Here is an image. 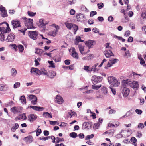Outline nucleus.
I'll list each match as a JSON object with an SVG mask.
<instances>
[{
    "label": "nucleus",
    "instance_id": "1",
    "mask_svg": "<svg viewBox=\"0 0 146 146\" xmlns=\"http://www.w3.org/2000/svg\"><path fill=\"white\" fill-rule=\"evenodd\" d=\"M108 80L111 86H113L114 87L119 86L120 83L115 77L112 76L108 77Z\"/></svg>",
    "mask_w": 146,
    "mask_h": 146
},
{
    "label": "nucleus",
    "instance_id": "2",
    "mask_svg": "<svg viewBox=\"0 0 146 146\" xmlns=\"http://www.w3.org/2000/svg\"><path fill=\"white\" fill-rule=\"evenodd\" d=\"M28 35L33 40H36L38 38V31H29Z\"/></svg>",
    "mask_w": 146,
    "mask_h": 146
},
{
    "label": "nucleus",
    "instance_id": "3",
    "mask_svg": "<svg viewBox=\"0 0 146 146\" xmlns=\"http://www.w3.org/2000/svg\"><path fill=\"white\" fill-rule=\"evenodd\" d=\"M103 79V78L102 77L94 75L92 77L91 80L93 83L95 85L101 82Z\"/></svg>",
    "mask_w": 146,
    "mask_h": 146
},
{
    "label": "nucleus",
    "instance_id": "4",
    "mask_svg": "<svg viewBox=\"0 0 146 146\" xmlns=\"http://www.w3.org/2000/svg\"><path fill=\"white\" fill-rule=\"evenodd\" d=\"M11 24L14 29L21 27V25L19 20H13L11 21Z\"/></svg>",
    "mask_w": 146,
    "mask_h": 146
},
{
    "label": "nucleus",
    "instance_id": "5",
    "mask_svg": "<svg viewBox=\"0 0 146 146\" xmlns=\"http://www.w3.org/2000/svg\"><path fill=\"white\" fill-rule=\"evenodd\" d=\"M130 86L135 90H138L139 87L138 82L134 81L130 82Z\"/></svg>",
    "mask_w": 146,
    "mask_h": 146
},
{
    "label": "nucleus",
    "instance_id": "6",
    "mask_svg": "<svg viewBox=\"0 0 146 146\" xmlns=\"http://www.w3.org/2000/svg\"><path fill=\"white\" fill-rule=\"evenodd\" d=\"M121 92L123 96L125 97H127L130 92L129 89L126 87H122L121 88Z\"/></svg>",
    "mask_w": 146,
    "mask_h": 146
},
{
    "label": "nucleus",
    "instance_id": "7",
    "mask_svg": "<svg viewBox=\"0 0 146 146\" xmlns=\"http://www.w3.org/2000/svg\"><path fill=\"white\" fill-rule=\"evenodd\" d=\"M0 11L1 12V15L2 17L4 18L8 16L7 11L5 8L2 5H1L0 6Z\"/></svg>",
    "mask_w": 146,
    "mask_h": 146
},
{
    "label": "nucleus",
    "instance_id": "8",
    "mask_svg": "<svg viewBox=\"0 0 146 146\" xmlns=\"http://www.w3.org/2000/svg\"><path fill=\"white\" fill-rule=\"evenodd\" d=\"M23 108L20 106H14L10 109L11 111L14 114L18 113L20 112V111L22 110Z\"/></svg>",
    "mask_w": 146,
    "mask_h": 146
},
{
    "label": "nucleus",
    "instance_id": "9",
    "mask_svg": "<svg viewBox=\"0 0 146 146\" xmlns=\"http://www.w3.org/2000/svg\"><path fill=\"white\" fill-rule=\"evenodd\" d=\"M85 45L88 47V48L90 49L93 48V46L96 44L95 40H89L85 42Z\"/></svg>",
    "mask_w": 146,
    "mask_h": 146
},
{
    "label": "nucleus",
    "instance_id": "10",
    "mask_svg": "<svg viewBox=\"0 0 146 146\" xmlns=\"http://www.w3.org/2000/svg\"><path fill=\"white\" fill-rule=\"evenodd\" d=\"M106 57L109 58L111 56H114V55L112 52V51L110 50L106 49L104 52Z\"/></svg>",
    "mask_w": 146,
    "mask_h": 146
},
{
    "label": "nucleus",
    "instance_id": "11",
    "mask_svg": "<svg viewBox=\"0 0 146 146\" xmlns=\"http://www.w3.org/2000/svg\"><path fill=\"white\" fill-rule=\"evenodd\" d=\"M37 116L34 114H30L28 116V120L30 122H33L36 120L37 118Z\"/></svg>",
    "mask_w": 146,
    "mask_h": 146
},
{
    "label": "nucleus",
    "instance_id": "12",
    "mask_svg": "<svg viewBox=\"0 0 146 146\" xmlns=\"http://www.w3.org/2000/svg\"><path fill=\"white\" fill-rule=\"evenodd\" d=\"M15 38V36L13 33L9 34L6 40L7 42H12L14 41Z\"/></svg>",
    "mask_w": 146,
    "mask_h": 146
},
{
    "label": "nucleus",
    "instance_id": "13",
    "mask_svg": "<svg viewBox=\"0 0 146 146\" xmlns=\"http://www.w3.org/2000/svg\"><path fill=\"white\" fill-rule=\"evenodd\" d=\"M28 108H31L34 110L38 111H42L44 109V108L40 107V106H30L28 107Z\"/></svg>",
    "mask_w": 146,
    "mask_h": 146
},
{
    "label": "nucleus",
    "instance_id": "14",
    "mask_svg": "<svg viewBox=\"0 0 146 146\" xmlns=\"http://www.w3.org/2000/svg\"><path fill=\"white\" fill-rule=\"evenodd\" d=\"M24 140L27 142V143H32L33 141V139L32 136L29 135L24 138Z\"/></svg>",
    "mask_w": 146,
    "mask_h": 146
},
{
    "label": "nucleus",
    "instance_id": "15",
    "mask_svg": "<svg viewBox=\"0 0 146 146\" xmlns=\"http://www.w3.org/2000/svg\"><path fill=\"white\" fill-rule=\"evenodd\" d=\"M3 23H5L6 24L7 27L6 29L5 30L4 29L3 33L5 34H6L7 33H8L11 31V30L9 26V24L6 22H4L3 23H0V26Z\"/></svg>",
    "mask_w": 146,
    "mask_h": 146
},
{
    "label": "nucleus",
    "instance_id": "16",
    "mask_svg": "<svg viewBox=\"0 0 146 146\" xmlns=\"http://www.w3.org/2000/svg\"><path fill=\"white\" fill-rule=\"evenodd\" d=\"M47 76L51 79L53 78L56 75V72L52 70H49L47 72Z\"/></svg>",
    "mask_w": 146,
    "mask_h": 146
},
{
    "label": "nucleus",
    "instance_id": "17",
    "mask_svg": "<svg viewBox=\"0 0 146 146\" xmlns=\"http://www.w3.org/2000/svg\"><path fill=\"white\" fill-rule=\"evenodd\" d=\"M55 101L56 103L59 104H62L64 102L62 98L58 95L56 96Z\"/></svg>",
    "mask_w": 146,
    "mask_h": 146
},
{
    "label": "nucleus",
    "instance_id": "18",
    "mask_svg": "<svg viewBox=\"0 0 146 146\" xmlns=\"http://www.w3.org/2000/svg\"><path fill=\"white\" fill-rule=\"evenodd\" d=\"M9 89L8 86L6 84H0V91H5Z\"/></svg>",
    "mask_w": 146,
    "mask_h": 146
},
{
    "label": "nucleus",
    "instance_id": "19",
    "mask_svg": "<svg viewBox=\"0 0 146 146\" xmlns=\"http://www.w3.org/2000/svg\"><path fill=\"white\" fill-rule=\"evenodd\" d=\"M131 81L127 79L123 80L122 82V84L123 87H126L130 85V82Z\"/></svg>",
    "mask_w": 146,
    "mask_h": 146
},
{
    "label": "nucleus",
    "instance_id": "20",
    "mask_svg": "<svg viewBox=\"0 0 146 146\" xmlns=\"http://www.w3.org/2000/svg\"><path fill=\"white\" fill-rule=\"evenodd\" d=\"M84 15L81 13L77 14L76 16L78 21H83L84 20Z\"/></svg>",
    "mask_w": 146,
    "mask_h": 146
},
{
    "label": "nucleus",
    "instance_id": "21",
    "mask_svg": "<svg viewBox=\"0 0 146 146\" xmlns=\"http://www.w3.org/2000/svg\"><path fill=\"white\" fill-rule=\"evenodd\" d=\"M71 56L73 58L76 59H78L79 58L78 55L75 51V48L74 47L72 48V51Z\"/></svg>",
    "mask_w": 146,
    "mask_h": 146
},
{
    "label": "nucleus",
    "instance_id": "22",
    "mask_svg": "<svg viewBox=\"0 0 146 146\" xmlns=\"http://www.w3.org/2000/svg\"><path fill=\"white\" fill-rule=\"evenodd\" d=\"M48 74L46 70L44 68H42L40 70H39L38 75H47Z\"/></svg>",
    "mask_w": 146,
    "mask_h": 146
},
{
    "label": "nucleus",
    "instance_id": "23",
    "mask_svg": "<svg viewBox=\"0 0 146 146\" xmlns=\"http://www.w3.org/2000/svg\"><path fill=\"white\" fill-rule=\"evenodd\" d=\"M98 65V64L97 63L93 66L90 69V70L91 71H93L94 72H96L98 71L99 70V68L98 67H97Z\"/></svg>",
    "mask_w": 146,
    "mask_h": 146
},
{
    "label": "nucleus",
    "instance_id": "24",
    "mask_svg": "<svg viewBox=\"0 0 146 146\" xmlns=\"http://www.w3.org/2000/svg\"><path fill=\"white\" fill-rule=\"evenodd\" d=\"M25 26L27 27L28 29H34L35 27L33 26V23H25Z\"/></svg>",
    "mask_w": 146,
    "mask_h": 146
},
{
    "label": "nucleus",
    "instance_id": "25",
    "mask_svg": "<svg viewBox=\"0 0 146 146\" xmlns=\"http://www.w3.org/2000/svg\"><path fill=\"white\" fill-rule=\"evenodd\" d=\"M43 117L45 118H52V116L51 113H50L48 112H44L43 114Z\"/></svg>",
    "mask_w": 146,
    "mask_h": 146
},
{
    "label": "nucleus",
    "instance_id": "26",
    "mask_svg": "<svg viewBox=\"0 0 146 146\" xmlns=\"http://www.w3.org/2000/svg\"><path fill=\"white\" fill-rule=\"evenodd\" d=\"M39 70L37 68H34L33 67H32L30 71V72L31 73H32L33 72H35L38 75L39 74Z\"/></svg>",
    "mask_w": 146,
    "mask_h": 146
},
{
    "label": "nucleus",
    "instance_id": "27",
    "mask_svg": "<svg viewBox=\"0 0 146 146\" xmlns=\"http://www.w3.org/2000/svg\"><path fill=\"white\" fill-rule=\"evenodd\" d=\"M35 50V53L38 54H41L44 52L43 50L38 48H36Z\"/></svg>",
    "mask_w": 146,
    "mask_h": 146
},
{
    "label": "nucleus",
    "instance_id": "28",
    "mask_svg": "<svg viewBox=\"0 0 146 146\" xmlns=\"http://www.w3.org/2000/svg\"><path fill=\"white\" fill-rule=\"evenodd\" d=\"M19 100H21V103L23 104H26V103L25 98L24 95H22L20 97Z\"/></svg>",
    "mask_w": 146,
    "mask_h": 146
},
{
    "label": "nucleus",
    "instance_id": "29",
    "mask_svg": "<svg viewBox=\"0 0 146 146\" xmlns=\"http://www.w3.org/2000/svg\"><path fill=\"white\" fill-rule=\"evenodd\" d=\"M57 32L58 30L57 29H54L53 31L50 32L49 35L52 36L54 37L57 34Z\"/></svg>",
    "mask_w": 146,
    "mask_h": 146
},
{
    "label": "nucleus",
    "instance_id": "30",
    "mask_svg": "<svg viewBox=\"0 0 146 146\" xmlns=\"http://www.w3.org/2000/svg\"><path fill=\"white\" fill-rule=\"evenodd\" d=\"M19 125L17 123H16L15 124V125L13 126L11 128V130L13 132H14L15 131L16 129H17L19 127Z\"/></svg>",
    "mask_w": 146,
    "mask_h": 146
},
{
    "label": "nucleus",
    "instance_id": "31",
    "mask_svg": "<svg viewBox=\"0 0 146 146\" xmlns=\"http://www.w3.org/2000/svg\"><path fill=\"white\" fill-rule=\"evenodd\" d=\"M11 72V76L14 77L16 76L17 73V71L14 68H12Z\"/></svg>",
    "mask_w": 146,
    "mask_h": 146
},
{
    "label": "nucleus",
    "instance_id": "32",
    "mask_svg": "<svg viewBox=\"0 0 146 146\" xmlns=\"http://www.w3.org/2000/svg\"><path fill=\"white\" fill-rule=\"evenodd\" d=\"M101 90L102 92L104 94H106L108 92L107 89L106 87L103 86L101 88Z\"/></svg>",
    "mask_w": 146,
    "mask_h": 146
},
{
    "label": "nucleus",
    "instance_id": "33",
    "mask_svg": "<svg viewBox=\"0 0 146 146\" xmlns=\"http://www.w3.org/2000/svg\"><path fill=\"white\" fill-rule=\"evenodd\" d=\"M100 125V123H94L93 126V128L94 130H96L98 129Z\"/></svg>",
    "mask_w": 146,
    "mask_h": 146
},
{
    "label": "nucleus",
    "instance_id": "34",
    "mask_svg": "<svg viewBox=\"0 0 146 146\" xmlns=\"http://www.w3.org/2000/svg\"><path fill=\"white\" fill-rule=\"evenodd\" d=\"M74 24L72 23H68L67 22L65 23V24L66 26L69 29H71L73 27Z\"/></svg>",
    "mask_w": 146,
    "mask_h": 146
},
{
    "label": "nucleus",
    "instance_id": "35",
    "mask_svg": "<svg viewBox=\"0 0 146 146\" xmlns=\"http://www.w3.org/2000/svg\"><path fill=\"white\" fill-rule=\"evenodd\" d=\"M88 122H85L82 125V129H84L87 128L88 126Z\"/></svg>",
    "mask_w": 146,
    "mask_h": 146
},
{
    "label": "nucleus",
    "instance_id": "36",
    "mask_svg": "<svg viewBox=\"0 0 146 146\" xmlns=\"http://www.w3.org/2000/svg\"><path fill=\"white\" fill-rule=\"evenodd\" d=\"M39 23L41 27H44L47 24V23H44V20L42 19L39 20Z\"/></svg>",
    "mask_w": 146,
    "mask_h": 146
},
{
    "label": "nucleus",
    "instance_id": "37",
    "mask_svg": "<svg viewBox=\"0 0 146 146\" xmlns=\"http://www.w3.org/2000/svg\"><path fill=\"white\" fill-rule=\"evenodd\" d=\"M69 136L72 138H75L78 136L77 134L75 132H72L70 133Z\"/></svg>",
    "mask_w": 146,
    "mask_h": 146
},
{
    "label": "nucleus",
    "instance_id": "38",
    "mask_svg": "<svg viewBox=\"0 0 146 146\" xmlns=\"http://www.w3.org/2000/svg\"><path fill=\"white\" fill-rule=\"evenodd\" d=\"M72 28L74 30V33L75 34L76 32H77L78 29V26L77 25H76L75 24H74Z\"/></svg>",
    "mask_w": 146,
    "mask_h": 146
},
{
    "label": "nucleus",
    "instance_id": "39",
    "mask_svg": "<svg viewBox=\"0 0 146 146\" xmlns=\"http://www.w3.org/2000/svg\"><path fill=\"white\" fill-rule=\"evenodd\" d=\"M17 47L20 52H22L24 50L23 46L21 44H19L17 46Z\"/></svg>",
    "mask_w": 146,
    "mask_h": 146
},
{
    "label": "nucleus",
    "instance_id": "40",
    "mask_svg": "<svg viewBox=\"0 0 146 146\" xmlns=\"http://www.w3.org/2000/svg\"><path fill=\"white\" fill-rule=\"evenodd\" d=\"M78 48L81 54H85L84 53L83 54L82 53L83 51L84 50V47L81 45L78 44Z\"/></svg>",
    "mask_w": 146,
    "mask_h": 146
},
{
    "label": "nucleus",
    "instance_id": "41",
    "mask_svg": "<svg viewBox=\"0 0 146 146\" xmlns=\"http://www.w3.org/2000/svg\"><path fill=\"white\" fill-rule=\"evenodd\" d=\"M40 126L38 127L36 130V135L37 136H39L42 133V130L38 128Z\"/></svg>",
    "mask_w": 146,
    "mask_h": 146
},
{
    "label": "nucleus",
    "instance_id": "42",
    "mask_svg": "<svg viewBox=\"0 0 146 146\" xmlns=\"http://www.w3.org/2000/svg\"><path fill=\"white\" fill-rule=\"evenodd\" d=\"M19 117L21 119H23L24 120H25L27 119V117L26 116L25 113H23L22 114H21L19 115Z\"/></svg>",
    "mask_w": 146,
    "mask_h": 146
},
{
    "label": "nucleus",
    "instance_id": "43",
    "mask_svg": "<svg viewBox=\"0 0 146 146\" xmlns=\"http://www.w3.org/2000/svg\"><path fill=\"white\" fill-rule=\"evenodd\" d=\"M27 14L30 17H33L36 15V13L28 11L27 12Z\"/></svg>",
    "mask_w": 146,
    "mask_h": 146
},
{
    "label": "nucleus",
    "instance_id": "44",
    "mask_svg": "<svg viewBox=\"0 0 146 146\" xmlns=\"http://www.w3.org/2000/svg\"><path fill=\"white\" fill-rule=\"evenodd\" d=\"M118 60V59L116 58L111 59L110 60V61L112 64H114L117 62Z\"/></svg>",
    "mask_w": 146,
    "mask_h": 146
},
{
    "label": "nucleus",
    "instance_id": "45",
    "mask_svg": "<svg viewBox=\"0 0 146 146\" xmlns=\"http://www.w3.org/2000/svg\"><path fill=\"white\" fill-rule=\"evenodd\" d=\"M101 86V85H95L94 84V85H92V88L93 89H96V90H98L100 87Z\"/></svg>",
    "mask_w": 146,
    "mask_h": 146
},
{
    "label": "nucleus",
    "instance_id": "46",
    "mask_svg": "<svg viewBox=\"0 0 146 146\" xmlns=\"http://www.w3.org/2000/svg\"><path fill=\"white\" fill-rule=\"evenodd\" d=\"M5 35V34L3 33H0V36H1L0 38V40L2 42H3L5 40L4 36Z\"/></svg>",
    "mask_w": 146,
    "mask_h": 146
},
{
    "label": "nucleus",
    "instance_id": "47",
    "mask_svg": "<svg viewBox=\"0 0 146 146\" xmlns=\"http://www.w3.org/2000/svg\"><path fill=\"white\" fill-rule=\"evenodd\" d=\"M48 63L50 65V66H49V67H51L53 68H55V66L54 64V63H53V62L52 60L48 61Z\"/></svg>",
    "mask_w": 146,
    "mask_h": 146
},
{
    "label": "nucleus",
    "instance_id": "48",
    "mask_svg": "<svg viewBox=\"0 0 146 146\" xmlns=\"http://www.w3.org/2000/svg\"><path fill=\"white\" fill-rule=\"evenodd\" d=\"M56 143H58L60 142H62L64 141V139L63 138H60L58 137H56Z\"/></svg>",
    "mask_w": 146,
    "mask_h": 146
},
{
    "label": "nucleus",
    "instance_id": "49",
    "mask_svg": "<svg viewBox=\"0 0 146 146\" xmlns=\"http://www.w3.org/2000/svg\"><path fill=\"white\" fill-rule=\"evenodd\" d=\"M94 137V135L93 134H92L90 135H87L85 137V140H88L89 139H90L93 138Z\"/></svg>",
    "mask_w": 146,
    "mask_h": 146
},
{
    "label": "nucleus",
    "instance_id": "50",
    "mask_svg": "<svg viewBox=\"0 0 146 146\" xmlns=\"http://www.w3.org/2000/svg\"><path fill=\"white\" fill-rule=\"evenodd\" d=\"M108 134L109 135H110L111 136H113L114 133V129L109 130L108 131Z\"/></svg>",
    "mask_w": 146,
    "mask_h": 146
},
{
    "label": "nucleus",
    "instance_id": "51",
    "mask_svg": "<svg viewBox=\"0 0 146 146\" xmlns=\"http://www.w3.org/2000/svg\"><path fill=\"white\" fill-rule=\"evenodd\" d=\"M68 114L71 116L72 117V116L75 115H76V114L75 112L74 111H72V110H71L70 112L68 113Z\"/></svg>",
    "mask_w": 146,
    "mask_h": 146
},
{
    "label": "nucleus",
    "instance_id": "52",
    "mask_svg": "<svg viewBox=\"0 0 146 146\" xmlns=\"http://www.w3.org/2000/svg\"><path fill=\"white\" fill-rule=\"evenodd\" d=\"M97 5L99 9L102 8L104 6V4L102 3H98L97 4Z\"/></svg>",
    "mask_w": 146,
    "mask_h": 146
},
{
    "label": "nucleus",
    "instance_id": "53",
    "mask_svg": "<svg viewBox=\"0 0 146 146\" xmlns=\"http://www.w3.org/2000/svg\"><path fill=\"white\" fill-rule=\"evenodd\" d=\"M29 97L31 100L32 99H35L37 98V97L35 95L31 94L29 96Z\"/></svg>",
    "mask_w": 146,
    "mask_h": 146
},
{
    "label": "nucleus",
    "instance_id": "54",
    "mask_svg": "<svg viewBox=\"0 0 146 146\" xmlns=\"http://www.w3.org/2000/svg\"><path fill=\"white\" fill-rule=\"evenodd\" d=\"M89 68V66H84L83 69H84L86 71L89 72H91V71L90 70V69Z\"/></svg>",
    "mask_w": 146,
    "mask_h": 146
},
{
    "label": "nucleus",
    "instance_id": "55",
    "mask_svg": "<svg viewBox=\"0 0 146 146\" xmlns=\"http://www.w3.org/2000/svg\"><path fill=\"white\" fill-rule=\"evenodd\" d=\"M10 46L12 47L14 49L15 51H17V46L15 44H11Z\"/></svg>",
    "mask_w": 146,
    "mask_h": 146
},
{
    "label": "nucleus",
    "instance_id": "56",
    "mask_svg": "<svg viewBox=\"0 0 146 146\" xmlns=\"http://www.w3.org/2000/svg\"><path fill=\"white\" fill-rule=\"evenodd\" d=\"M20 84L19 82H17L14 84L13 87L15 88H16L19 87Z\"/></svg>",
    "mask_w": 146,
    "mask_h": 146
},
{
    "label": "nucleus",
    "instance_id": "57",
    "mask_svg": "<svg viewBox=\"0 0 146 146\" xmlns=\"http://www.w3.org/2000/svg\"><path fill=\"white\" fill-rule=\"evenodd\" d=\"M124 56L127 57V58L130 57V54L129 50H127L126 51L125 53Z\"/></svg>",
    "mask_w": 146,
    "mask_h": 146
},
{
    "label": "nucleus",
    "instance_id": "58",
    "mask_svg": "<svg viewBox=\"0 0 146 146\" xmlns=\"http://www.w3.org/2000/svg\"><path fill=\"white\" fill-rule=\"evenodd\" d=\"M135 112L138 115H141L143 111L141 110L137 109L135 110Z\"/></svg>",
    "mask_w": 146,
    "mask_h": 146
},
{
    "label": "nucleus",
    "instance_id": "59",
    "mask_svg": "<svg viewBox=\"0 0 146 146\" xmlns=\"http://www.w3.org/2000/svg\"><path fill=\"white\" fill-rule=\"evenodd\" d=\"M97 13L96 11H92L90 13V17H92L93 16L95 15Z\"/></svg>",
    "mask_w": 146,
    "mask_h": 146
},
{
    "label": "nucleus",
    "instance_id": "60",
    "mask_svg": "<svg viewBox=\"0 0 146 146\" xmlns=\"http://www.w3.org/2000/svg\"><path fill=\"white\" fill-rule=\"evenodd\" d=\"M137 141V139L136 138L133 137H132L130 139L131 141L133 143H136Z\"/></svg>",
    "mask_w": 146,
    "mask_h": 146
},
{
    "label": "nucleus",
    "instance_id": "61",
    "mask_svg": "<svg viewBox=\"0 0 146 146\" xmlns=\"http://www.w3.org/2000/svg\"><path fill=\"white\" fill-rule=\"evenodd\" d=\"M140 64L143 66H144L145 65V62L144 59L143 58H141V59H140Z\"/></svg>",
    "mask_w": 146,
    "mask_h": 146
},
{
    "label": "nucleus",
    "instance_id": "62",
    "mask_svg": "<svg viewBox=\"0 0 146 146\" xmlns=\"http://www.w3.org/2000/svg\"><path fill=\"white\" fill-rule=\"evenodd\" d=\"M53 60L56 62H60L61 61V58L60 57H58L57 58H53Z\"/></svg>",
    "mask_w": 146,
    "mask_h": 146
},
{
    "label": "nucleus",
    "instance_id": "63",
    "mask_svg": "<svg viewBox=\"0 0 146 146\" xmlns=\"http://www.w3.org/2000/svg\"><path fill=\"white\" fill-rule=\"evenodd\" d=\"M70 60L69 59H66L64 60V62L65 64L69 65L70 63Z\"/></svg>",
    "mask_w": 146,
    "mask_h": 146
},
{
    "label": "nucleus",
    "instance_id": "64",
    "mask_svg": "<svg viewBox=\"0 0 146 146\" xmlns=\"http://www.w3.org/2000/svg\"><path fill=\"white\" fill-rule=\"evenodd\" d=\"M144 127V126L143 123H140L138 125V128H141L142 129Z\"/></svg>",
    "mask_w": 146,
    "mask_h": 146
}]
</instances>
